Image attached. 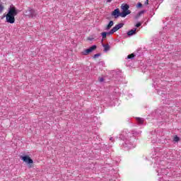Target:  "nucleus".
Wrapping results in <instances>:
<instances>
[{
	"label": "nucleus",
	"mask_w": 181,
	"mask_h": 181,
	"mask_svg": "<svg viewBox=\"0 0 181 181\" xmlns=\"http://www.w3.org/2000/svg\"><path fill=\"white\" fill-rule=\"evenodd\" d=\"M19 13V10L15 6H11L8 9V12L6 15V21L7 23H15V16Z\"/></svg>",
	"instance_id": "nucleus-1"
},
{
	"label": "nucleus",
	"mask_w": 181,
	"mask_h": 181,
	"mask_svg": "<svg viewBox=\"0 0 181 181\" xmlns=\"http://www.w3.org/2000/svg\"><path fill=\"white\" fill-rule=\"evenodd\" d=\"M121 9H122V18H125L127 15L131 13L129 6L128 4H122Z\"/></svg>",
	"instance_id": "nucleus-2"
},
{
	"label": "nucleus",
	"mask_w": 181,
	"mask_h": 181,
	"mask_svg": "<svg viewBox=\"0 0 181 181\" xmlns=\"http://www.w3.org/2000/svg\"><path fill=\"white\" fill-rule=\"evenodd\" d=\"M95 49H97V45H93L92 47H89L88 49L83 50L81 52V54L83 56H88V54H90V53H92V52H94V50H95Z\"/></svg>",
	"instance_id": "nucleus-3"
},
{
	"label": "nucleus",
	"mask_w": 181,
	"mask_h": 181,
	"mask_svg": "<svg viewBox=\"0 0 181 181\" xmlns=\"http://www.w3.org/2000/svg\"><path fill=\"white\" fill-rule=\"evenodd\" d=\"M124 26V23H119L116 25L115 27L112 28V29L107 33L108 35H114V33H115V32H117V30H119V29H121V28H122Z\"/></svg>",
	"instance_id": "nucleus-4"
},
{
	"label": "nucleus",
	"mask_w": 181,
	"mask_h": 181,
	"mask_svg": "<svg viewBox=\"0 0 181 181\" xmlns=\"http://www.w3.org/2000/svg\"><path fill=\"white\" fill-rule=\"evenodd\" d=\"M23 162H25V163H28V168H32V163H33V160L29 157V156H25L21 158Z\"/></svg>",
	"instance_id": "nucleus-5"
},
{
	"label": "nucleus",
	"mask_w": 181,
	"mask_h": 181,
	"mask_svg": "<svg viewBox=\"0 0 181 181\" xmlns=\"http://www.w3.org/2000/svg\"><path fill=\"white\" fill-rule=\"evenodd\" d=\"M25 16H28V18H33V16H36V11L33 8H28L25 11Z\"/></svg>",
	"instance_id": "nucleus-6"
},
{
	"label": "nucleus",
	"mask_w": 181,
	"mask_h": 181,
	"mask_svg": "<svg viewBox=\"0 0 181 181\" xmlns=\"http://www.w3.org/2000/svg\"><path fill=\"white\" fill-rule=\"evenodd\" d=\"M122 13H121V11H119V8H116L112 12V16H114L115 19H117V18H119V16L122 18Z\"/></svg>",
	"instance_id": "nucleus-7"
},
{
	"label": "nucleus",
	"mask_w": 181,
	"mask_h": 181,
	"mask_svg": "<svg viewBox=\"0 0 181 181\" xmlns=\"http://www.w3.org/2000/svg\"><path fill=\"white\" fill-rule=\"evenodd\" d=\"M136 34V28L130 30L129 32H127L128 36H132L133 35Z\"/></svg>",
	"instance_id": "nucleus-8"
},
{
	"label": "nucleus",
	"mask_w": 181,
	"mask_h": 181,
	"mask_svg": "<svg viewBox=\"0 0 181 181\" xmlns=\"http://www.w3.org/2000/svg\"><path fill=\"white\" fill-rule=\"evenodd\" d=\"M112 26H114V21H110L109 24L106 26V30H110Z\"/></svg>",
	"instance_id": "nucleus-9"
},
{
	"label": "nucleus",
	"mask_w": 181,
	"mask_h": 181,
	"mask_svg": "<svg viewBox=\"0 0 181 181\" xmlns=\"http://www.w3.org/2000/svg\"><path fill=\"white\" fill-rule=\"evenodd\" d=\"M107 35H108V33L103 32L101 33L103 40H101L102 43L104 42V39H107Z\"/></svg>",
	"instance_id": "nucleus-10"
},
{
	"label": "nucleus",
	"mask_w": 181,
	"mask_h": 181,
	"mask_svg": "<svg viewBox=\"0 0 181 181\" xmlns=\"http://www.w3.org/2000/svg\"><path fill=\"white\" fill-rule=\"evenodd\" d=\"M103 46L104 47V51L105 52H108V50H110V45L107 44H103Z\"/></svg>",
	"instance_id": "nucleus-11"
},
{
	"label": "nucleus",
	"mask_w": 181,
	"mask_h": 181,
	"mask_svg": "<svg viewBox=\"0 0 181 181\" xmlns=\"http://www.w3.org/2000/svg\"><path fill=\"white\" fill-rule=\"evenodd\" d=\"M136 121H137V122H139V124H144V119H142L141 117H137Z\"/></svg>",
	"instance_id": "nucleus-12"
},
{
	"label": "nucleus",
	"mask_w": 181,
	"mask_h": 181,
	"mask_svg": "<svg viewBox=\"0 0 181 181\" xmlns=\"http://www.w3.org/2000/svg\"><path fill=\"white\" fill-rule=\"evenodd\" d=\"M5 9V7L3 4H0V13H2L4 12V10Z\"/></svg>",
	"instance_id": "nucleus-13"
},
{
	"label": "nucleus",
	"mask_w": 181,
	"mask_h": 181,
	"mask_svg": "<svg viewBox=\"0 0 181 181\" xmlns=\"http://www.w3.org/2000/svg\"><path fill=\"white\" fill-rule=\"evenodd\" d=\"M134 57H135V54H134V53L129 54L127 56V59H134Z\"/></svg>",
	"instance_id": "nucleus-14"
},
{
	"label": "nucleus",
	"mask_w": 181,
	"mask_h": 181,
	"mask_svg": "<svg viewBox=\"0 0 181 181\" xmlns=\"http://www.w3.org/2000/svg\"><path fill=\"white\" fill-rule=\"evenodd\" d=\"M173 141H175V142H179V141H180L179 136H175L174 137Z\"/></svg>",
	"instance_id": "nucleus-15"
},
{
	"label": "nucleus",
	"mask_w": 181,
	"mask_h": 181,
	"mask_svg": "<svg viewBox=\"0 0 181 181\" xmlns=\"http://www.w3.org/2000/svg\"><path fill=\"white\" fill-rule=\"evenodd\" d=\"M98 81H100V83H103V81H104V78H103V77H99V78H98Z\"/></svg>",
	"instance_id": "nucleus-16"
},
{
	"label": "nucleus",
	"mask_w": 181,
	"mask_h": 181,
	"mask_svg": "<svg viewBox=\"0 0 181 181\" xmlns=\"http://www.w3.org/2000/svg\"><path fill=\"white\" fill-rule=\"evenodd\" d=\"M142 7V4L141 3H138L136 5V8H141Z\"/></svg>",
	"instance_id": "nucleus-17"
},
{
	"label": "nucleus",
	"mask_w": 181,
	"mask_h": 181,
	"mask_svg": "<svg viewBox=\"0 0 181 181\" xmlns=\"http://www.w3.org/2000/svg\"><path fill=\"white\" fill-rule=\"evenodd\" d=\"M143 13H145V11H141L138 13L139 16H141V15H143Z\"/></svg>",
	"instance_id": "nucleus-18"
},
{
	"label": "nucleus",
	"mask_w": 181,
	"mask_h": 181,
	"mask_svg": "<svg viewBox=\"0 0 181 181\" xmlns=\"http://www.w3.org/2000/svg\"><path fill=\"white\" fill-rule=\"evenodd\" d=\"M97 57H100V54H95L93 56V58H94V59H97Z\"/></svg>",
	"instance_id": "nucleus-19"
},
{
	"label": "nucleus",
	"mask_w": 181,
	"mask_h": 181,
	"mask_svg": "<svg viewBox=\"0 0 181 181\" xmlns=\"http://www.w3.org/2000/svg\"><path fill=\"white\" fill-rule=\"evenodd\" d=\"M141 25H142L141 23H138L136 24V28H139V26H141Z\"/></svg>",
	"instance_id": "nucleus-20"
},
{
	"label": "nucleus",
	"mask_w": 181,
	"mask_h": 181,
	"mask_svg": "<svg viewBox=\"0 0 181 181\" xmlns=\"http://www.w3.org/2000/svg\"><path fill=\"white\" fill-rule=\"evenodd\" d=\"M145 5H149V0H146V1Z\"/></svg>",
	"instance_id": "nucleus-21"
},
{
	"label": "nucleus",
	"mask_w": 181,
	"mask_h": 181,
	"mask_svg": "<svg viewBox=\"0 0 181 181\" xmlns=\"http://www.w3.org/2000/svg\"><path fill=\"white\" fill-rule=\"evenodd\" d=\"M112 0H107V2H112Z\"/></svg>",
	"instance_id": "nucleus-22"
}]
</instances>
